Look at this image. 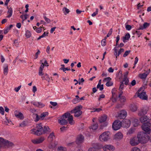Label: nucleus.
<instances>
[{
  "label": "nucleus",
  "instance_id": "1",
  "mask_svg": "<svg viewBox=\"0 0 151 151\" xmlns=\"http://www.w3.org/2000/svg\"><path fill=\"white\" fill-rule=\"evenodd\" d=\"M31 133L35 135L40 136L43 134L51 132L50 128L48 126L42 127L41 123L36 125V129L31 130Z\"/></svg>",
  "mask_w": 151,
  "mask_h": 151
},
{
  "label": "nucleus",
  "instance_id": "2",
  "mask_svg": "<svg viewBox=\"0 0 151 151\" xmlns=\"http://www.w3.org/2000/svg\"><path fill=\"white\" fill-rule=\"evenodd\" d=\"M140 143H145L149 139V137L144 132H139L137 136Z\"/></svg>",
  "mask_w": 151,
  "mask_h": 151
},
{
  "label": "nucleus",
  "instance_id": "3",
  "mask_svg": "<svg viewBox=\"0 0 151 151\" xmlns=\"http://www.w3.org/2000/svg\"><path fill=\"white\" fill-rule=\"evenodd\" d=\"M82 108L81 105H80L76 106L75 109L70 111L71 114L74 113V116L76 117H78L81 115L82 113V111L81 110Z\"/></svg>",
  "mask_w": 151,
  "mask_h": 151
},
{
  "label": "nucleus",
  "instance_id": "4",
  "mask_svg": "<svg viewBox=\"0 0 151 151\" xmlns=\"http://www.w3.org/2000/svg\"><path fill=\"white\" fill-rule=\"evenodd\" d=\"M110 134L109 132H105L100 135L99 139L101 141H107L110 138Z\"/></svg>",
  "mask_w": 151,
  "mask_h": 151
},
{
  "label": "nucleus",
  "instance_id": "5",
  "mask_svg": "<svg viewBox=\"0 0 151 151\" xmlns=\"http://www.w3.org/2000/svg\"><path fill=\"white\" fill-rule=\"evenodd\" d=\"M62 117H64V118H68V120L70 124L72 125L74 123L73 116L71 115L69 113H65Z\"/></svg>",
  "mask_w": 151,
  "mask_h": 151
},
{
  "label": "nucleus",
  "instance_id": "6",
  "mask_svg": "<svg viewBox=\"0 0 151 151\" xmlns=\"http://www.w3.org/2000/svg\"><path fill=\"white\" fill-rule=\"evenodd\" d=\"M151 126V124L150 122H147L146 124H143L142 126V130L148 134L150 133V127Z\"/></svg>",
  "mask_w": 151,
  "mask_h": 151
},
{
  "label": "nucleus",
  "instance_id": "7",
  "mask_svg": "<svg viewBox=\"0 0 151 151\" xmlns=\"http://www.w3.org/2000/svg\"><path fill=\"white\" fill-rule=\"evenodd\" d=\"M121 122L119 121H115L112 124V128L115 130L119 129L122 126Z\"/></svg>",
  "mask_w": 151,
  "mask_h": 151
},
{
  "label": "nucleus",
  "instance_id": "8",
  "mask_svg": "<svg viewBox=\"0 0 151 151\" xmlns=\"http://www.w3.org/2000/svg\"><path fill=\"white\" fill-rule=\"evenodd\" d=\"M140 142L137 137H132L130 141V144L132 146H135L138 145Z\"/></svg>",
  "mask_w": 151,
  "mask_h": 151
},
{
  "label": "nucleus",
  "instance_id": "9",
  "mask_svg": "<svg viewBox=\"0 0 151 151\" xmlns=\"http://www.w3.org/2000/svg\"><path fill=\"white\" fill-rule=\"evenodd\" d=\"M121 124L123 127L128 128L130 125V121L129 119H123L121 122Z\"/></svg>",
  "mask_w": 151,
  "mask_h": 151
},
{
  "label": "nucleus",
  "instance_id": "10",
  "mask_svg": "<svg viewBox=\"0 0 151 151\" xmlns=\"http://www.w3.org/2000/svg\"><path fill=\"white\" fill-rule=\"evenodd\" d=\"M84 140L83 136L80 134L78 136L76 141V144L78 145H79L83 142Z\"/></svg>",
  "mask_w": 151,
  "mask_h": 151
},
{
  "label": "nucleus",
  "instance_id": "11",
  "mask_svg": "<svg viewBox=\"0 0 151 151\" xmlns=\"http://www.w3.org/2000/svg\"><path fill=\"white\" fill-rule=\"evenodd\" d=\"M44 140V137H41L38 139H32L31 141L34 144L36 145L42 143Z\"/></svg>",
  "mask_w": 151,
  "mask_h": 151
},
{
  "label": "nucleus",
  "instance_id": "12",
  "mask_svg": "<svg viewBox=\"0 0 151 151\" xmlns=\"http://www.w3.org/2000/svg\"><path fill=\"white\" fill-rule=\"evenodd\" d=\"M146 93L145 92H142L141 93L138 92L137 93V96L140 99L144 100H147V96L146 94Z\"/></svg>",
  "mask_w": 151,
  "mask_h": 151
},
{
  "label": "nucleus",
  "instance_id": "13",
  "mask_svg": "<svg viewBox=\"0 0 151 151\" xmlns=\"http://www.w3.org/2000/svg\"><path fill=\"white\" fill-rule=\"evenodd\" d=\"M127 112L124 110L120 111V113L119 114L118 118L119 119L124 118L127 115Z\"/></svg>",
  "mask_w": 151,
  "mask_h": 151
},
{
  "label": "nucleus",
  "instance_id": "14",
  "mask_svg": "<svg viewBox=\"0 0 151 151\" xmlns=\"http://www.w3.org/2000/svg\"><path fill=\"white\" fill-rule=\"evenodd\" d=\"M103 150L104 151H113L114 150V147L113 146L111 145H106L102 147Z\"/></svg>",
  "mask_w": 151,
  "mask_h": 151
},
{
  "label": "nucleus",
  "instance_id": "15",
  "mask_svg": "<svg viewBox=\"0 0 151 151\" xmlns=\"http://www.w3.org/2000/svg\"><path fill=\"white\" fill-rule=\"evenodd\" d=\"M123 137V135L122 133L119 132L114 135V139L115 140H119L122 139Z\"/></svg>",
  "mask_w": 151,
  "mask_h": 151
},
{
  "label": "nucleus",
  "instance_id": "16",
  "mask_svg": "<svg viewBox=\"0 0 151 151\" xmlns=\"http://www.w3.org/2000/svg\"><path fill=\"white\" fill-rule=\"evenodd\" d=\"M140 121L143 124H146L148 122H150L147 116H144L140 117Z\"/></svg>",
  "mask_w": 151,
  "mask_h": 151
},
{
  "label": "nucleus",
  "instance_id": "17",
  "mask_svg": "<svg viewBox=\"0 0 151 151\" xmlns=\"http://www.w3.org/2000/svg\"><path fill=\"white\" fill-rule=\"evenodd\" d=\"M31 103L34 106L39 108H42L45 106L44 104L41 102L32 101Z\"/></svg>",
  "mask_w": 151,
  "mask_h": 151
},
{
  "label": "nucleus",
  "instance_id": "18",
  "mask_svg": "<svg viewBox=\"0 0 151 151\" xmlns=\"http://www.w3.org/2000/svg\"><path fill=\"white\" fill-rule=\"evenodd\" d=\"M14 114L15 116L17 118L20 119L22 120L24 117L23 114L21 112H19L17 111H15L14 112Z\"/></svg>",
  "mask_w": 151,
  "mask_h": 151
},
{
  "label": "nucleus",
  "instance_id": "19",
  "mask_svg": "<svg viewBox=\"0 0 151 151\" xmlns=\"http://www.w3.org/2000/svg\"><path fill=\"white\" fill-rule=\"evenodd\" d=\"M68 120L64 119V117H62L61 118V119H58V122L61 125L66 124L68 122Z\"/></svg>",
  "mask_w": 151,
  "mask_h": 151
},
{
  "label": "nucleus",
  "instance_id": "20",
  "mask_svg": "<svg viewBox=\"0 0 151 151\" xmlns=\"http://www.w3.org/2000/svg\"><path fill=\"white\" fill-rule=\"evenodd\" d=\"M7 8L8 9L7 12V13L8 15L6 16V17L8 18H9L12 16V15L13 11L12 8L11 7L9 8L8 6H7Z\"/></svg>",
  "mask_w": 151,
  "mask_h": 151
},
{
  "label": "nucleus",
  "instance_id": "21",
  "mask_svg": "<svg viewBox=\"0 0 151 151\" xmlns=\"http://www.w3.org/2000/svg\"><path fill=\"white\" fill-rule=\"evenodd\" d=\"M130 110L133 112H135L138 109L137 106L134 104H132L129 106Z\"/></svg>",
  "mask_w": 151,
  "mask_h": 151
},
{
  "label": "nucleus",
  "instance_id": "22",
  "mask_svg": "<svg viewBox=\"0 0 151 151\" xmlns=\"http://www.w3.org/2000/svg\"><path fill=\"white\" fill-rule=\"evenodd\" d=\"M132 121V123L134 127H137L139 124V122L138 120L137 119H133Z\"/></svg>",
  "mask_w": 151,
  "mask_h": 151
},
{
  "label": "nucleus",
  "instance_id": "23",
  "mask_svg": "<svg viewBox=\"0 0 151 151\" xmlns=\"http://www.w3.org/2000/svg\"><path fill=\"white\" fill-rule=\"evenodd\" d=\"M150 24L147 22H145L143 24V26L140 25L138 29H144L147 28L150 26Z\"/></svg>",
  "mask_w": 151,
  "mask_h": 151
},
{
  "label": "nucleus",
  "instance_id": "24",
  "mask_svg": "<svg viewBox=\"0 0 151 151\" xmlns=\"http://www.w3.org/2000/svg\"><path fill=\"white\" fill-rule=\"evenodd\" d=\"M130 37V36L129 33H127L125 36L123 37V42L124 43L126 42H127V40H129Z\"/></svg>",
  "mask_w": 151,
  "mask_h": 151
},
{
  "label": "nucleus",
  "instance_id": "25",
  "mask_svg": "<svg viewBox=\"0 0 151 151\" xmlns=\"http://www.w3.org/2000/svg\"><path fill=\"white\" fill-rule=\"evenodd\" d=\"M44 68V65L42 64L41 65L39 70L38 74L39 76H42L44 75V73L43 72V70Z\"/></svg>",
  "mask_w": 151,
  "mask_h": 151
},
{
  "label": "nucleus",
  "instance_id": "26",
  "mask_svg": "<svg viewBox=\"0 0 151 151\" xmlns=\"http://www.w3.org/2000/svg\"><path fill=\"white\" fill-rule=\"evenodd\" d=\"M107 119V116L106 115H104L101 116L99 119V121L101 123L103 122H105L106 120Z\"/></svg>",
  "mask_w": 151,
  "mask_h": 151
},
{
  "label": "nucleus",
  "instance_id": "27",
  "mask_svg": "<svg viewBox=\"0 0 151 151\" xmlns=\"http://www.w3.org/2000/svg\"><path fill=\"white\" fill-rule=\"evenodd\" d=\"M101 80H100L99 82V83L97 86V88H99V90L101 91H102L104 89L103 85H101Z\"/></svg>",
  "mask_w": 151,
  "mask_h": 151
},
{
  "label": "nucleus",
  "instance_id": "28",
  "mask_svg": "<svg viewBox=\"0 0 151 151\" xmlns=\"http://www.w3.org/2000/svg\"><path fill=\"white\" fill-rule=\"evenodd\" d=\"M8 65L7 64H5L4 65V73L6 75L8 73Z\"/></svg>",
  "mask_w": 151,
  "mask_h": 151
},
{
  "label": "nucleus",
  "instance_id": "29",
  "mask_svg": "<svg viewBox=\"0 0 151 151\" xmlns=\"http://www.w3.org/2000/svg\"><path fill=\"white\" fill-rule=\"evenodd\" d=\"M117 47H115L114 49V55L116 56V60H117V57L119 56L120 54L118 52V49H117Z\"/></svg>",
  "mask_w": 151,
  "mask_h": 151
},
{
  "label": "nucleus",
  "instance_id": "30",
  "mask_svg": "<svg viewBox=\"0 0 151 151\" xmlns=\"http://www.w3.org/2000/svg\"><path fill=\"white\" fill-rule=\"evenodd\" d=\"M41 78L42 80H46V81H49L50 78L47 73H45L44 75L42 76Z\"/></svg>",
  "mask_w": 151,
  "mask_h": 151
},
{
  "label": "nucleus",
  "instance_id": "31",
  "mask_svg": "<svg viewBox=\"0 0 151 151\" xmlns=\"http://www.w3.org/2000/svg\"><path fill=\"white\" fill-rule=\"evenodd\" d=\"M5 145L7 146L8 147H10L13 146H14V144L12 142H9L8 140H6Z\"/></svg>",
  "mask_w": 151,
  "mask_h": 151
},
{
  "label": "nucleus",
  "instance_id": "32",
  "mask_svg": "<svg viewBox=\"0 0 151 151\" xmlns=\"http://www.w3.org/2000/svg\"><path fill=\"white\" fill-rule=\"evenodd\" d=\"M55 137V136L54 133L53 132L51 133L48 137V138L50 139L51 141L53 140Z\"/></svg>",
  "mask_w": 151,
  "mask_h": 151
},
{
  "label": "nucleus",
  "instance_id": "33",
  "mask_svg": "<svg viewBox=\"0 0 151 151\" xmlns=\"http://www.w3.org/2000/svg\"><path fill=\"white\" fill-rule=\"evenodd\" d=\"M13 27V25L12 24L10 25L9 26L7 27L6 29L4 30V33L5 34H6L9 32V31Z\"/></svg>",
  "mask_w": 151,
  "mask_h": 151
},
{
  "label": "nucleus",
  "instance_id": "34",
  "mask_svg": "<svg viewBox=\"0 0 151 151\" xmlns=\"http://www.w3.org/2000/svg\"><path fill=\"white\" fill-rule=\"evenodd\" d=\"M48 112H44L43 113L41 114L40 118H41V120H42L45 117L48 116Z\"/></svg>",
  "mask_w": 151,
  "mask_h": 151
},
{
  "label": "nucleus",
  "instance_id": "35",
  "mask_svg": "<svg viewBox=\"0 0 151 151\" xmlns=\"http://www.w3.org/2000/svg\"><path fill=\"white\" fill-rule=\"evenodd\" d=\"M119 97L120 99V100L121 103H123L126 101V99L125 96H122Z\"/></svg>",
  "mask_w": 151,
  "mask_h": 151
},
{
  "label": "nucleus",
  "instance_id": "36",
  "mask_svg": "<svg viewBox=\"0 0 151 151\" xmlns=\"http://www.w3.org/2000/svg\"><path fill=\"white\" fill-rule=\"evenodd\" d=\"M63 12L64 14L65 15H66L68 13L70 12L69 10L65 7H64L63 9Z\"/></svg>",
  "mask_w": 151,
  "mask_h": 151
},
{
  "label": "nucleus",
  "instance_id": "37",
  "mask_svg": "<svg viewBox=\"0 0 151 151\" xmlns=\"http://www.w3.org/2000/svg\"><path fill=\"white\" fill-rule=\"evenodd\" d=\"M143 111V113L145 114H147V111L149 110V108L148 107H145L142 109H141Z\"/></svg>",
  "mask_w": 151,
  "mask_h": 151
},
{
  "label": "nucleus",
  "instance_id": "38",
  "mask_svg": "<svg viewBox=\"0 0 151 151\" xmlns=\"http://www.w3.org/2000/svg\"><path fill=\"white\" fill-rule=\"evenodd\" d=\"M139 77L142 79H145L147 76V74H146L144 73L142 74H140L139 75Z\"/></svg>",
  "mask_w": 151,
  "mask_h": 151
},
{
  "label": "nucleus",
  "instance_id": "39",
  "mask_svg": "<svg viewBox=\"0 0 151 151\" xmlns=\"http://www.w3.org/2000/svg\"><path fill=\"white\" fill-rule=\"evenodd\" d=\"M31 35V34L29 30H27L26 32L25 35L27 38L30 37Z\"/></svg>",
  "mask_w": 151,
  "mask_h": 151
},
{
  "label": "nucleus",
  "instance_id": "40",
  "mask_svg": "<svg viewBox=\"0 0 151 151\" xmlns=\"http://www.w3.org/2000/svg\"><path fill=\"white\" fill-rule=\"evenodd\" d=\"M98 127V124L97 123H96L91 126V129L93 130H95L97 129Z\"/></svg>",
  "mask_w": 151,
  "mask_h": 151
},
{
  "label": "nucleus",
  "instance_id": "41",
  "mask_svg": "<svg viewBox=\"0 0 151 151\" xmlns=\"http://www.w3.org/2000/svg\"><path fill=\"white\" fill-rule=\"evenodd\" d=\"M122 82H124V84L125 85H129L128 83L129 80L128 78H124Z\"/></svg>",
  "mask_w": 151,
  "mask_h": 151
},
{
  "label": "nucleus",
  "instance_id": "42",
  "mask_svg": "<svg viewBox=\"0 0 151 151\" xmlns=\"http://www.w3.org/2000/svg\"><path fill=\"white\" fill-rule=\"evenodd\" d=\"M58 151H66V148L62 146L59 147L58 148Z\"/></svg>",
  "mask_w": 151,
  "mask_h": 151
},
{
  "label": "nucleus",
  "instance_id": "43",
  "mask_svg": "<svg viewBox=\"0 0 151 151\" xmlns=\"http://www.w3.org/2000/svg\"><path fill=\"white\" fill-rule=\"evenodd\" d=\"M33 114L36 116V117L35 120V122H37L40 119H41V118H40V116H39L38 115L36 114Z\"/></svg>",
  "mask_w": 151,
  "mask_h": 151
},
{
  "label": "nucleus",
  "instance_id": "44",
  "mask_svg": "<svg viewBox=\"0 0 151 151\" xmlns=\"http://www.w3.org/2000/svg\"><path fill=\"white\" fill-rule=\"evenodd\" d=\"M42 25L40 26V27H37L36 29V31L37 33H40L42 31Z\"/></svg>",
  "mask_w": 151,
  "mask_h": 151
},
{
  "label": "nucleus",
  "instance_id": "45",
  "mask_svg": "<svg viewBox=\"0 0 151 151\" xmlns=\"http://www.w3.org/2000/svg\"><path fill=\"white\" fill-rule=\"evenodd\" d=\"M133 33L134 35L136 34L139 37L142 34V33L139 31H134V32H133Z\"/></svg>",
  "mask_w": 151,
  "mask_h": 151
},
{
  "label": "nucleus",
  "instance_id": "46",
  "mask_svg": "<svg viewBox=\"0 0 151 151\" xmlns=\"http://www.w3.org/2000/svg\"><path fill=\"white\" fill-rule=\"evenodd\" d=\"M145 115V114L143 113V111L141 109L140 110L138 111V115L139 116H142L144 115Z\"/></svg>",
  "mask_w": 151,
  "mask_h": 151
},
{
  "label": "nucleus",
  "instance_id": "47",
  "mask_svg": "<svg viewBox=\"0 0 151 151\" xmlns=\"http://www.w3.org/2000/svg\"><path fill=\"white\" fill-rule=\"evenodd\" d=\"M94 111H91V112H99L102 110V109L101 108H93Z\"/></svg>",
  "mask_w": 151,
  "mask_h": 151
},
{
  "label": "nucleus",
  "instance_id": "48",
  "mask_svg": "<svg viewBox=\"0 0 151 151\" xmlns=\"http://www.w3.org/2000/svg\"><path fill=\"white\" fill-rule=\"evenodd\" d=\"M121 83V84L120 85L119 89L120 91H122L124 88V83L123 82H122Z\"/></svg>",
  "mask_w": 151,
  "mask_h": 151
},
{
  "label": "nucleus",
  "instance_id": "49",
  "mask_svg": "<svg viewBox=\"0 0 151 151\" xmlns=\"http://www.w3.org/2000/svg\"><path fill=\"white\" fill-rule=\"evenodd\" d=\"M43 18L47 23H49L50 22V19H49L47 18L45 16H43Z\"/></svg>",
  "mask_w": 151,
  "mask_h": 151
},
{
  "label": "nucleus",
  "instance_id": "50",
  "mask_svg": "<svg viewBox=\"0 0 151 151\" xmlns=\"http://www.w3.org/2000/svg\"><path fill=\"white\" fill-rule=\"evenodd\" d=\"M79 99L76 98L73 100V102L74 104H76L79 102Z\"/></svg>",
  "mask_w": 151,
  "mask_h": 151
},
{
  "label": "nucleus",
  "instance_id": "51",
  "mask_svg": "<svg viewBox=\"0 0 151 151\" xmlns=\"http://www.w3.org/2000/svg\"><path fill=\"white\" fill-rule=\"evenodd\" d=\"M134 132V129L131 128L128 131L127 134H132Z\"/></svg>",
  "mask_w": 151,
  "mask_h": 151
},
{
  "label": "nucleus",
  "instance_id": "52",
  "mask_svg": "<svg viewBox=\"0 0 151 151\" xmlns=\"http://www.w3.org/2000/svg\"><path fill=\"white\" fill-rule=\"evenodd\" d=\"M26 125V122L25 121H23L20 124L19 126L21 127H24Z\"/></svg>",
  "mask_w": 151,
  "mask_h": 151
},
{
  "label": "nucleus",
  "instance_id": "53",
  "mask_svg": "<svg viewBox=\"0 0 151 151\" xmlns=\"http://www.w3.org/2000/svg\"><path fill=\"white\" fill-rule=\"evenodd\" d=\"M113 85V83L111 82H107L106 83V85L107 86H112Z\"/></svg>",
  "mask_w": 151,
  "mask_h": 151
},
{
  "label": "nucleus",
  "instance_id": "54",
  "mask_svg": "<svg viewBox=\"0 0 151 151\" xmlns=\"http://www.w3.org/2000/svg\"><path fill=\"white\" fill-rule=\"evenodd\" d=\"M130 52V50H127L125 51L124 54L123 56L124 57H126L129 54Z\"/></svg>",
  "mask_w": 151,
  "mask_h": 151
},
{
  "label": "nucleus",
  "instance_id": "55",
  "mask_svg": "<svg viewBox=\"0 0 151 151\" xmlns=\"http://www.w3.org/2000/svg\"><path fill=\"white\" fill-rule=\"evenodd\" d=\"M106 40L105 39H103L101 41V45L103 46H104L106 45Z\"/></svg>",
  "mask_w": 151,
  "mask_h": 151
},
{
  "label": "nucleus",
  "instance_id": "56",
  "mask_svg": "<svg viewBox=\"0 0 151 151\" xmlns=\"http://www.w3.org/2000/svg\"><path fill=\"white\" fill-rule=\"evenodd\" d=\"M98 9H96V12H94V13H93L92 14V15H91L93 17H94L95 16H96L98 14Z\"/></svg>",
  "mask_w": 151,
  "mask_h": 151
},
{
  "label": "nucleus",
  "instance_id": "57",
  "mask_svg": "<svg viewBox=\"0 0 151 151\" xmlns=\"http://www.w3.org/2000/svg\"><path fill=\"white\" fill-rule=\"evenodd\" d=\"M60 69L61 70H62L63 72H65L66 70H70V68H67L61 67Z\"/></svg>",
  "mask_w": 151,
  "mask_h": 151
},
{
  "label": "nucleus",
  "instance_id": "58",
  "mask_svg": "<svg viewBox=\"0 0 151 151\" xmlns=\"http://www.w3.org/2000/svg\"><path fill=\"white\" fill-rule=\"evenodd\" d=\"M0 113L2 115L4 114V110L2 107H0Z\"/></svg>",
  "mask_w": 151,
  "mask_h": 151
},
{
  "label": "nucleus",
  "instance_id": "59",
  "mask_svg": "<svg viewBox=\"0 0 151 151\" xmlns=\"http://www.w3.org/2000/svg\"><path fill=\"white\" fill-rule=\"evenodd\" d=\"M126 29L127 30H129L132 28V27L129 25H127L125 27Z\"/></svg>",
  "mask_w": 151,
  "mask_h": 151
},
{
  "label": "nucleus",
  "instance_id": "60",
  "mask_svg": "<svg viewBox=\"0 0 151 151\" xmlns=\"http://www.w3.org/2000/svg\"><path fill=\"white\" fill-rule=\"evenodd\" d=\"M111 80V78L109 77L105 78L103 80V81H107V82L110 81Z\"/></svg>",
  "mask_w": 151,
  "mask_h": 151
},
{
  "label": "nucleus",
  "instance_id": "61",
  "mask_svg": "<svg viewBox=\"0 0 151 151\" xmlns=\"http://www.w3.org/2000/svg\"><path fill=\"white\" fill-rule=\"evenodd\" d=\"M112 28L111 29H110L109 31V32L107 34L106 37H109L112 34Z\"/></svg>",
  "mask_w": 151,
  "mask_h": 151
},
{
  "label": "nucleus",
  "instance_id": "62",
  "mask_svg": "<svg viewBox=\"0 0 151 151\" xmlns=\"http://www.w3.org/2000/svg\"><path fill=\"white\" fill-rule=\"evenodd\" d=\"M140 150L136 147H134L132 149V151H139Z\"/></svg>",
  "mask_w": 151,
  "mask_h": 151
},
{
  "label": "nucleus",
  "instance_id": "63",
  "mask_svg": "<svg viewBox=\"0 0 151 151\" xmlns=\"http://www.w3.org/2000/svg\"><path fill=\"white\" fill-rule=\"evenodd\" d=\"M119 39H120L119 35H118L117 36L116 38V46L117 45L118 43V41H119Z\"/></svg>",
  "mask_w": 151,
  "mask_h": 151
},
{
  "label": "nucleus",
  "instance_id": "64",
  "mask_svg": "<svg viewBox=\"0 0 151 151\" xmlns=\"http://www.w3.org/2000/svg\"><path fill=\"white\" fill-rule=\"evenodd\" d=\"M48 32H44L43 34L42 35L43 38L45 37V36H48Z\"/></svg>",
  "mask_w": 151,
  "mask_h": 151
}]
</instances>
